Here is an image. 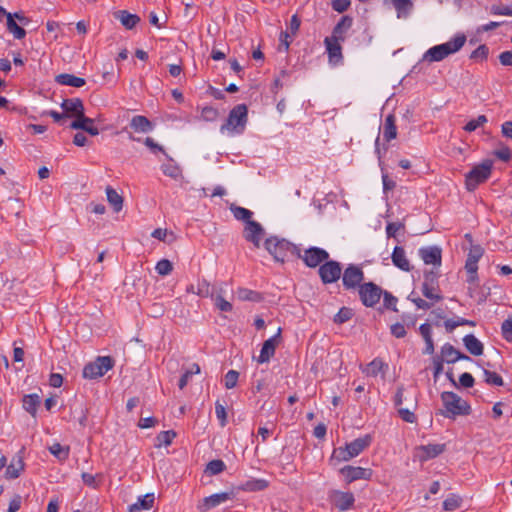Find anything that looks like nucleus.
Segmentation results:
<instances>
[{"label":"nucleus","instance_id":"obj_9","mask_svg":"<svg viewBox=\"0 0 512 512\" xmlns=\"http://www.w3.org/2000/svg\"><path fill=\"white\" fill-rule=\"evenodd\" d=\"M318 274L323 284H332L341 278L342 266L339 262L328 259L319 266Z\"/></svg>","mask_w":512,"mask_h":512},{"label":"nucleus","instance_id":"obj_20","mask_svg":"<svg viewBox=\"0 0 512 512\" xmlns=\"http://www.w3.org/2000/svg\"><path fill=\"white\" fill-rule=\"evenodd\" d=\"M324 45L328 55L329 63L333 65L340 64L343 61L341 42L325 38Z\"/></svg>","mask_w":512,"mask_h":512},{"label":"nucleus","instance_id":"obj_31","mask_svg":"<svg viewBox=\"0 0 512 512\" xmlns=\"http://www.w3.org/2000/svg\"><path fill=\"white\" fill-rule=\"evenodd\" d=\"M419 332L425 341V349L423 350V353L428 355L433 354L434 343L432 339V330L430 324H421L419 327Z\"/></svg>","mask_w":512,"mask_h":512},{"label":"nucleus","instance_id":"obj_4","mask_svg":"<svg viewBox=\"0 0 512 512\" xmlns=\"http://www.w3.org/2000/svg\"><path fill=\"white\" fill-rule=\"evenodd\" d=\"M441 400L445 408L441 414L446 418H455L456 416L470 414L471 407L468 402L454 392H443L441 394Z\"/></svg>","mask_w":512,"mask_h":512},{"label":"nucleus","instance_id":"obj_24","mask_svg":"<svg viewBox=\"0 0 512 512\" xmlns=\"http://www.w3.org/2000/svg\"><path fill=\"white\" fill-rule=\"evenodd\" d=\"M391 259L393 264L403 271L409 272L412 269L403 247L396 246L391 255Z\"/></svg>","mask_w":512,"mask_h":512},{"label":"nucleus","instance_id":"obj_46","mask_svg":"<svg viewBox=\"0 0 512 512\" xmlns=\"http://www.w3.org/2000/svg\"><path fill=\"white\" fill-rule=\"evenodd\" d=\"M175 437L176 433L173 430L162 431L157 435V443L155 445L157 447H161L162 445L169 446Z\"/></svg>","mask_w":512,"mask_h":512},{"label":"nucleus","instance_id":"obj_59","mask_svg":"<svg viewBox=\"0 0 512 512\" xmlns=\"http://www.w3.org/2000/svg\"><path fill=\"white\" fill-rule=\"evenodd\" d=\"M382 296L385 308L391 309L396 312V304L398 301L397 298L387 291H383Z\"/></svg>","mask_w":512,"mask_h":512},{"label":"nucleus","instance_id":"obj_54","mask_svg":"<svg viewBox=\"0 0 512 512\" xmlns=\"http://www.w3.org/2000/svg\"><path fill=\"white\" fill-rule=\"evenodd\" d=\"M488 119L485 115H479L476 119L470 120L465 126L464 130L466 132H473L478 127L483 126L485 123H487Z\"/></svg>","mask_w":512,"mask_h":512},{"label":"nucleus","instance_id":"obj_5","mask_svg":"<svg viewBox=\"0 0 512 512\" xmlns=\"http://www.w3.org/2000/svg\"><path fill=\"white\" fill-rule=\"evenodd\" d=\"M492 172V162L486 160L481 164L474 166L465 175V186L470 192L474 191L480 184L486 182Z\"/></svg>","mask_w":512,"mask_h":512},{"label":"nucleus","instance_id":"obj_27","mask_svg":"<svg viewBox=\"0 0 512 512\" xmlns=\"http://www.w3.org/2000/svg\"><path fill=\"white\" fill-rule=\"evenodd\" d=\"M114 16L126 29H133L140 21L139 16L126 10H119L114 13Z\"/></svg>","mask_w":512,"mask_h":512},{"label":"nucleus","instance_id":"obj_32","mask_svg":"<svg viewBox=\"0 0 512 512\" xmlns=\"http://www.w3.org/2000/svg\"><path fill=\"white\" fill-rule=\"evenodd\" d=\"M154 503V494H146L142 497H139L137 502L130 505L128 510L129 512H140L142 510H149L153 507Z\"/></svg>","mask_w":512,"mask_h":512},{"label":"nucleus","instance_id":"obj_12","mask_svg":"<svg viewBox=\"0 0 512 512\" xmlns=\"http://www.w3.org/2000/svg\"><path fill=\"white\" fill-rule=\"evenodd\" d=\"M281 328L278 329L277 333L264 341L260 355L258 356V363H267L270 361V359L274 356L276 348L281 343Z\"/></svg>","mask_w":512,"mask_h":512},{"label":"nucleus","instance_id":"obj_28","mask_svg":"<svg viewBox=\"0 0 512 512\" xmlns=\"http://www.w3.org/2000/svg\"><path fill=\"white\" fill-rule=\"evenodd\" d=\"M465 348L470 354L480 356L483 354L484 346L473 334H468L463 338Z\"/></svg>","mask_w":512,"mask_h":512},{"label":"nucleus","instance_id":"obj_63","mask_svg":"<svg viewBox=\"0 0 512 512\" xmlns=\"http://www.w3.org/2000/svg\"><path fill=\"white\" fill-rule=\"evenodd\" d=\"M50 452L59 459H65L68 456V450H65L59 443L50 447Z\"/></svg>","mask_w":512,"mask_h":512},{"label":"nucleus","instance_id":"obj_25","mask_svg":"<svg viewBox=\"0 0 512 512\" xmlns=\"http://www.w3.org/2000/svg\"><path fill=\"white\" fill-rule=\"evenodd\" d=\"M371 441L372 437L370 435H365L346 444V447L350 452V455L354 458L364 451L371 444Z\"/></svg>","mask_w":512,"mask_h":512},{"label":"nucleus","instance_id":"obj_40","mask_svg":"<svg viewBox=\"0 0 512 512\" xmlns=\"http://www.w3.org/2000/svg\"><path fill=\"white\" fill-rule=\"evenodd\" d=\"M7 29L16 39H22L26 35V31L15 22L12 14H7Z\"/></svg>","mask_w":512,"mask_h":512},{"label":"nucleus","instance_id":"obj_52","mask_svg":"<svg viewBox=\"0 0 512 512\" xmlns=\"http://www.w3.org/2000/svg\"><path fill=\"white\" fill-rule=\"evenodd\" d=\"M490 13L492 15H502V16H511L512 17V4L511 5L493 4L490 7Z\"/></svg>","mask_w":512,"mask_h":512},{"label":"nucleus","instance_id":"obj_11","mask_svg":"<svg viewBox=\"0 0 512 512\" xmlns=\"http://www.w3.org/2000/svg\"><path fill=\"white\" fill-rule=\"evenodd\" d=\"M484 250L479 245H473L470 248V251L467 255L465 269L468 274L467 281L469 283H474L478 279L477 270H478V261L483 256Z\"/></svg>","mask_w":512,"mask_h":512},{"label":"nucleus","instance_id":"obj_8","mask_svg":"<svg viewBox=\"0 0 512 512\" xmlns=\"http://www.w3.org/2000/svg\"><path fill=\"white\" fill-rule=\"evenodd\" d=\"M342 285L346 290H355L359 289L364 280V271L363 269L355 264H349L344 271H342L341 275Z\"/></svg>","mask_w":512,"mask_h":512},{"label":"nucleus","instance_id":"obj_64","mask_svg":"<svg viewBox=\"0 0 512 512\" xmlns=\"http://www.w3.org/2000/svg\"><path fill=\"white\" fill-rule=\"evenodd\" d=\"M398 414L405 422L414 423L416 421L415 414L407 408H398Z\"/></svg>","mask_w":512,"mask_h":512},{"label":"nucleus","instance_id":"obj_26","mask_svg":"<svg viewBox=\"0 0 512 512\" xmlns=\"http://www.w3.org/2000/svg\"><path fill=\"white\" fill-rule=\"evenodd\" d=\"M130 126L134 131L147 133L153 130V123L145 116L137 115L134 116L130 121Z\"/></svg>","mask_w":512,"mask_h":512},{"label":"nucleus","instance_id":"obj_49","mask_svg":"<svg viewBox=\"0 0 512 512\" xmlns=\"http://www.w3.org/2000/svg\"><path fill=\"white\" fill-rule=\"evenodd\" d=\"M225 463L220 459L210 461L206 466V472L210 475L220 474L225 470Z\"/></svg>","mask_w":512,"mask_h":512},{"label":"nucleus","instance_id":"obj_30","mask_svg":"<svg viewBox=\"0 0 512 512\" xmlns=\"http://www.w3.org/2000/svg\"><path fill=\"white\" fill-rule=\"evenodd\" d=\"M397 136L396 118L393 114L386 116L383 124V138L390 142Z\"/></svg>","mask_w":512,"mask_h":512},{"label":"nucleus","instance_id":"obj_53","mask_svg":"<svg viewBox=\"0 0 512 512\" xmlns=\"http://www.w3.org/2000/svg\"><path fill=\"white\" fill-rule=\"evenodd\" d=\"M219 116V112L212 106H205L201 110V118L207 122L215 121Z\"/></svg>","mask_w":512,"mask_h":512},{"label":"nucleus","instance_id":"obj_6","mask_svg":"<svg viewBox=\"0 0 512 512\" xmlns=\"http://www.w3.org/2000/svg\"><path fill=\"white\" fill-rule=\"evenodd\" d=\"M115 360L111 356H98L93 362L86 364L83 368V377L86 379H97L114 367Z\"/></svg>","mask_w":512,"mask_h":512},{"label":"nucleus","instance_id":"obj_61","mask_svg":"<svg viewBox=\"0 0 512 512\" xmlns=\"http://www.w3.org/2000/svg\"><path fill=\"white\" fill-rule=\"evenodd\" d=\"M215 413L217 418L220 421V425L224 427L227 423V414L226 409L223 404H221L219 401L215 403Z\"/></svg>","mask_w":512,"mask_h":512},{"label":"nucleus","instance_id":"obj_43","mask_svg":"<svg viewBox=\"0 0 512 512\" xmlns=\"http://www.w3.org/2000/svg\"><path fill=\"white\" fill-rule=\"evenodd\" d=\"M391 3L396 9L399 18L407 16L413 5L410 0H391Z\"/></svg>","mask_w":512,"mask_h":512},{"label":"nucleus","instance_id":"obj_37","mask_svg":"<svg viewBox=\"0 0 512 512\" xmlns=\"http://www.w3.org/2000/svg\"><path fill=\"white\" fill-rule=\"evenodd\" d=\"M223 292L224 288L222 285L219 286L218 290L216 291L214 297H212L215 306L222 312H230L232 311V304L229 301H226L223 298Z\"/></svg>","mask_w":512,"mask_h":512},{"label":"nucleus","instance_id":"obj_56","mask_svg":"<svg viewBox=\"0 0 512 512\" xmlns=\"http://www.w3.org/2000/svg\"><path fill=\"white\" fill-rule=\"evenodd\" d=\"M155 269L159 275L166 276L172 272L173 266L169 260L162 259V260L158 261Z\"/></svg>","mask_w":512,"mask_h":512},{"label":"nucleus","instance_id":"obj_44","mask_svg":"<svg viewBox=\"0 0 512 512\" xmlns=\"http://www.w3.org/2000/svg\"><path fill=\"white\" fill-rule=\"evenodd\" d=\"M237 297L238 299L242 301H253V302H259L262 297L260 293L247 289V288H239L237 290Z\"/></svg>","mask_w":512,"mask_h":512},{"label":"nucleus","instance_id":"obj_23","mask_svg":"<svg viewBox=\"0 0 512 512\" xmlns=\"http://www.w3.org/2000/svg\"><path fill=\"white\" fill-rule=\"evenodd\" d=\"M23 450H20L18 454H16L10 464L7 466L5 476L8 479H16L20 476L21 472L24 470V461L22 457Z\"/></svg>","mask_w":512,"mask_h":512},{"label":"nucleus","instance_id":"obj_55","mask_svg":"<svg viewBox=\"0 0 512 512\" xmlns=\"http://www.w3.org/2000/svg\"><path fill=\"white\" fill-rule=\"evenodd\" d=\"M461 498L456 495H451L443 501V509L445 511H454L460 507Z\"/></svg>","mask_w":512,"mask_h":512},{"label":"nucleus","instance_id":"obj_19","mask_svg":"<svg viewBox=\"0 0 512 512\" xmlns=\"http://www.w3.org/2000/svg\"><path fill=\"white\" fill-rule=\"evenodd\" d=\"M61 107L64 110L66 117H75V119H79L85 115L83 102L79 98L65 99L62 102Z\"/></svg>","mask_w":512,"mask_h":512},{"label":"nucleus","instance_id":"obj_57","mask_svg":"<svg viewBox=\"0 0 512 512\" xmlns=\"http://www.w3.org/2000/svg\"><path fill=\"white\" fill-rule=\"evenodd\" d=\"M501 332L506 341L512 342V317H509L502 323Z\"/></svg>","mask_w":512,"mask_h":512},{"label":"nucleus","instance_id":"obj_38","mask_svg":"<svg viewBox=\"0 0 512 512\" xmlns=\"http://www.w3.org/2000/svg\"><path fill=\"white\" fill-rule=\"evenodd\" d=\"M230 210H231L233 216L235 217V219H237L239 221H243V222H245V224L252 221L253 213L249 209L232 204L230 207Z\"/></svg>","mask_w":512,"mask_h":512},{"label":"nucleus","instance_id":"obj_34","mask_svg":"<svg viewBox=\"0 0 512 512\" xmlns=\"http://www.w3.org/2000/svg\"><path fill=\"white\" fill-rule=\"evenodd\" d=\"M23 408L30 413L33 417L36 416L37 408L41 403V398L38 394H28L23 397Z\"/></svg>","mask_w":512,"mask_h":512},{"label":"nucleus","instance_id":"obj_15","mask_svg":"<svg viewBox=\"0 0 512 512\" xmlns=\"http://www.w3.org/2000/svg\"><path fill=\"white\" fill-rule=\"evenodd\" d=\"M329 498L331 503L341 511L350 509L355 502L354 495L351 492H343L339 490L331 491Z\"/></svg>","mask_w":512,"mask_h":512},{"label":"nucleus","instance_id":"obj_39","mask_svg":"<svg viewBox=\"0 0 512 512\" xmlns=\"http://www.w3.org/2000/svg\"><path fill=\"white\" fill-rule=\"evenodd\" d=\"M219 286H211L208 281L205 279L201 280L197 284V292L196 294L201 297H214L216 291Z\"/></svg>","mask_w":512,"mask_h":512},{"label":"nucleus","instance_id":"obj_21","mask_svg":"<svg viewBox=\"0 0 512 512\" xmlns=\"http://www.w3.org/2000/svg\"><path fill=\"white\" fill-rule=\"evenodd\" d=\"M442 359L447 363H455L459 360H471V358L460 351H458L450 343H446L441 348Z\"/></svg>","mask_w":512,"mask_h":512},{"label":"nucleus","instance_id":"obj_62","mask_svg":"<svg viewBox=\"0 0 512 512\" xmlns=\"http://www.w3.org/2000/svg\"><path fill=\"white\" fill-rule=\"evenodd\" d=\"M404 229V224L402 222H391L386 226V233L388 237H396V234L399 230Z\"/></svg>","mask_w":512,"mask_h":512},{"label":"nucleus","instance_id":"obj_36","mask_svg":"<svg viewBox=\"0 0 512 512\" xmlns=\"http://www.w3.org/2000/svg\"><path fill=\"white\" fill-rule=\"evenodd\" d=\"M269 486V482L265 479H250L242 484V490L247 492L263 491Z\"/></svg>","mask_w":512,"mask_h":512},{"label":"nucleus","instance_id":"obj_7","mask_svg":"<svg viewBox=\"0 0 512 512\" xmlns=\"http://www.w3.org/2000/svg\"><path fill=\"white\" fill-rule=\"evenodd\" d=\"M296 257L301 259L307 267L315 268L329 259V253L319 247H310L303 251L298 247Z\"/></svg>","mask_w":512,"mask_h":512},{"label":"nucleus","instance_id":"obj_18","mask_svg":"<svg viewBox=\"0 0 512 512\" xmlns=\"http://www.w3.org/2000/svg\"><path fill=\"white\" fill-rule=\"evenodd\" d=\"M352 23V17L348 15L342 16L339 22L334 26L331 36L327 38L341 43L344 42L347 32L352 27Z\"/></svg>","mask_w":512,"mask_h":512},{"label":"nucleus","instance_id":"obj_29","mask_svg":"<svg viewBox=\"0 0 512 512\" xmlns=\"http://www.w3.org/2000/svg\"><path fill=\"white\" fill-rule=\"evenodd\" d=\"M232 493L222 492L210 495L203 500V506L205 510H210L221 503L231 499Z\"/></svg>","mask_w":512,"mask_h":512},{"label":"nucleus","instance_id":"obj_1","mask_svg":"<svg viewBox=\"0 0 512 512\" xmlns=\"http://www.w3.org/2000/svg\"><path fill=\"white\" fill-rule=\"evenodd\" d=\"M466 42V36L463 34L456 35L450 41L436 45L428 49L423 55V60L428 62H439L451 54L459 51Z\"/></svg>","mask_w":512,"mask_h":512},{"label":"nucleus","instance_id":"obj_33","mask_svg":"<svg viewBox=\"0 0 512 512\" xmlns=\"http://www.w3.org/2000/svg\"><path fill=\"white\" fill-rule=\"evenodd\" d=\"M56 82L61 85L71 86V87H82L85 85V79L81 77H77L72 74L63 73L56 76Z\"/></svg>","mask_w":512,"mask_h":512},{"label":"nucleus","instance_id":"obj_13","mask_svg":"<svg viewBox=\"0 0 512 512\" xmlns=\"http://www.w3.org/2000/svg\"><path fill=\"white\" fill-rule=\"evenodd\" d=\"M446 449L445 444H427V445H421L415 448V456L419 459L421 462H425L429 459H433L440 454H442Z\"/></svg>","mask_w":512,"mask_h":512},{"label":"nucleus","instance_id":"obj_58","mask_svg":"<svg viewBox=\"0 0 512 512\" xmlns=\"http://www.w3.org/2000/svg\"><path fill=\"white\" fill-rule=\"evenodd\" d=\"M239 373L235 370H229L224 378L225 387L227 389H232L236 386L238 381Z\"/></svg>","mask_w":512,"mask_h":512},{"label":"nucleus","instance_id":"obj_51","mask_svg":"<svg viewBox=\"0 0 512 512\" xmlns=\"http://www.w3.org/2000/svg\"><path fill=\"white\" fill-rule=\"evenodd\" d=\"M464 325L474 326L475 323L464 318H458L456 321L453 319H448L444 323V326L448 332H452L456 327Z\"/></svg>","mask_w":512,"mask_h":512},{"label":"nucleus","instance_id":"obj_35","mask_svg":"<svg viewBox=\"0 0 512 512\" xmlns=\"http://www.w3.org/2000/svg\"><path fill=\"white\" fill-rule=\"evenodd\" d=\"M106 196L113 210L116 213L120 212L123 208V197L111 186L106 187Z\"/></svg>","mask_w":512,"mask_h":512},{"label":"nucleus","instance_id":"obj_41","mask_svg":"<svg viewBox=\"0 0 512 512\" xmlns=\"http://www.w3.org/2000/svg\"><path fill=\"white\" fill-rule=\"evenodd\" d=\"M384 368H387V365L380 359L376 358L373 361H371L365 368L364 372L368 376H377L380 372L384 370Z\"/></svg>","mask_w":512,"mask_h":512},{"label":"nucleus","instance_id":"obj_14","mask_svg":"<svg viewBox=\"0 0 512 512\" xmlns=\"http://www.w3.org/2000/svg\"><path fill=\"white\" fill-rule=\"evenodd\" d=\"M265 234L262 225L254 220L245 224L243 237L248 242L253 243L256 248L260 247V242Z\"/></svg>","mask_w":512,"mask_h":512},{"label":"nucleus","instance_id":"obj_16","mask_svg":"<svg viewBox=\"0 0 512 512\" xmlns=\"http://www.w3.org/2000/svg\"><path fill=\"white\" fill-rule=\"evenodd\" d=\"M340 473L344 476L347 483H352L356 480L364 479L369 480L372 476V470L362 467L344 466L340 469Z\"/></svg>","mask_w":512,"mask_h":512},{"label":"nucleus","instance_id":"obj_47","mask_svg":"<svg viewBox=\"0 0 512 512\" xmlns=\"http://www.w3.org/2000/svg\"><path fill=\"white\" fill-rule=\"evenodd\" d=\"M161 169H162V172L166 176H168V177H170L172 179L176 180V179L181 177V169H180V167L177 164L173 163V162H169L167 164H163L161 166Z\"/></svg>","mask_w":512,"mask_h":512},{"label":"nucleus","instance_id":"obj_48","mask_svg":"<svg viewBox=\"0 0 512 512\" xmlns=\"http://www.w3.org/2000/svg\"><path fill=\"white\" fill-rule=\"evenodd\" d=\"M483 375H484V381L488 385L502 386L504 384L502 377L499 374H497L496 372H492L488 369H484Z\"/></svg>","mask_w":512,"mask_h":512},{"label":"nucleus","instance_id":"obj_60","mask_svg":"<svg viewBox=\"0 0 512 512\" xmlns=\"http://www.w3.org/2000/svg\"><path fill=\"white\" fill-rule=\"evenodd\" d=\"M489 49L486 45H480L472 53L470 58L475 60H486L488 57Z\"/></svg>","mask_w":512,"mask_h":512},{"label":"nucleus","instance_id":"obj_42","mask_svg":"<svg viewBox=\"0 0 512 512\" xmlns=\"http://www.w3.org/2000/svg\"><path fill=\"white\" fill-rule=\"evenodd\" d=\"M353 457L350 455V452L348 451L347 447H339L337 449H334L332 456L330 458V462L337 464L344 461H349Z\"/></svg>","mask_w":512,"mask_h":512},{"label":"nucleus","instance_id":"obj_3","mask_svg":"<svg viewBox=\"0 0 512 512\" xmlns=\"http://www.w3.org/2000/svg\"><path fill=\"white\" fill-rule=\"evenodd\" d=\"M248 121V108L245 104L236 105L228 115L226 122L220 127V132L230 135L241 134Z\"/></svg>","mask_w":512,"mask_h":512},{"label":"nucleus","instance_id":"obj_17","mask_svg":"<svg viewBox=\"0 0 512 512\" xmlns=\"http://www.w3.org/2000/svg\"><path fill=\"white\" fill-rule=\"evenodd\" d=\"M419 256L427 265L441 266L442 250L438 246L422 247L418 251Z\"/></svg>","mask_w":512,"mask_h":512},{"label":"nucleus","instance_id":"obj_45","mask_svg":"<svg viewBox=\"0 0 512 512\" xmlns=\"http://www.w3.org/2000/svg\"><path fill=\"white\" fill-rule=\"evenodd\" d=\"M422 294L429 300L434 302H439L442 300V296L435 291V288L432 284L427 282H423L421 288Z\"/></svg>","mask_w":512,"mask_h":512},{"label":"nucleus","instance_id":"obj_10","mask_svg":"<svg viewBox=\"0 0 512 512\" xmlns=\"http://www.w3.org/2000/svg\"><path fill=\"white\" fill-rule=\"evenodd\" d=\"M362 304L366 307H374L380 300L383 290L373 282L363 283L358 289Z\"/></svg>","mask_w":512,"mask_h":512},{"label":"nucleus","instance_id":"obj_2","mask_svg":"<svg viewBox=\"0 0 512 512\" xmlns=\"http://www.w3.org/2000/svg\"><path fill=\"white\" fill-rule=\"evenodd\" d=\"M264 246L274 260L280 263H284L289 255L296 256V253H298V246L277 236L267 238Z\"/></svg>","mask_w":512,"mask_h":512},{"label":"nucleus","instance_id":"obj_22","mask_svg":"<svg viewBox=\"0 0 512 512\" xmlns=\"http://www.w3.org/2000/svg\"><path fill=\"white\" fill-rule=\"evenodd\" d=\"M70 128L75 130H83L91 136H96L99 134V129L94 126V120L92 118L86 117L85 115L72 121Z\"/></svg>","mask_w":512,"mask_h":512},{"label":"nucleus","instance_id":"obj_50","mask_svg":"<svg viewBox=\"0 0 512 512\" xmlns=\"http://www.w3.org/2000/svg\"><path fill=\"white\" fill-rule=\"evenodd\" d=\"M353 316V310L348 307H342L338 313L334 316L333 321L336 324H343L349 321Z\"/></svg>","mask_w":512,"mask_h":512}]
</instances>
